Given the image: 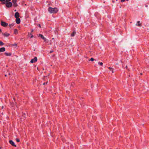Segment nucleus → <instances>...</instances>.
Instances as JSON below:
<instances>
[{
  "label": "nucleus",
  "mask_w": 149,
  "mask_h": 149,
  "mask_svg": "<svg viewBox=\"0 0 149 149\" xmlns=\"http://www.w3.org/2000/svg\"><path fill=\"white\" fill-rule=\"evenodd\" d=\"M48 11L50 13H56L57 12L58 10L56 7L53 8L51 7H49L48 8Z\"/></svg>",
  "instance_id": "nucleus-1"
},
{
  "label": "nucleus",
  "mask_w": 149,
  "mask_h": 149,
  "mask_svg": "<svg viewBox=\"0 0 149 149\" xmlns=\"http://www.w3.org/2000/svg\"><path fill=\"white\" fill-rule=\"evenodd\" d=\"M5 4H6V6L8 8H10L12 6V3L11 2L6 3Z\"/></svg>",
  "instance_id": "nucleus-2"
},
{
  "label": "nucleus",
  "mask_w": 149,
  "mask_h": 149,
  "mask_svg": "<svg viewBox=\"0 0 149 149\" xmlns=\"http://www.w3.org/2000/svg\"><path fill=\"white\" fill-rule=\"evenodd\" d=\"M1 25L3 27H6L8 25V24L6 23V22H3L1 21Z\"/></svg>",
  "instance_id": "nucleus-3"
},
{
  "label": "nucleus",
  "mask_w": 149,
  "mask_h": 149,
  "mask_svg": "<svg viewBox=\"0 0 149 149\" xmlns=\"http://www.w3.org/2000/svg\"><path fill=\"white\" fill-rule=\"evenodd\" d=\"M37 61V58L36 57H35L33 59H31L30 62L33 63Z\"/></svg>",
  "instance_id": "nucleus-4"
},
{
  "label": "nucleus",
  "mask_w": 149,
  "mask_h": 149,
  "mask_svg": "<svg viewBox=\"0 0 149 149\" xmlns=\"http://www.w3.org/2000/svg\"><path fill=\"white\" fill-rule=\"evenodd\" d=\"M17 0H12V2L13 3V6L15 7L17 6Z\"/></svg>",
  "instance_id": "nucleus-5"
},
{
  "label": "nucleus",
  "mask_w": 149,
  "mask_h": 149,
  "mask_svg": "<svg viewBox=\"0 0 149 149\" xmlns=\"http://www.w3.org/2000/svg\"><path fill=\"white\" fill-rule=\"evenodd\" d=\"M38 36L40 37L42 39L44 40V41H46V39L44 37L43 35L41 34H39Z\"/></svg>",
  "instance_id": "nucleus-6"
},
{
  "label": "nucleus",
  "mask_w": 149,
  "mask_h": 149,
  "mask_svg": "<svg viewBox=\"0 0 149 149\" xmlns=\"http://www.w3.org/2000/svg\"><path fill=\"white\" fill-rule=\"evenodd\" d=\"M14 16L16 18H19V13L18 12H16L15 13Z\"/></svg>",
  "instance_id": "nucleus-7"
},
{
  "label": "nucleus",
  "mask_w": 149,
  "mask_h": 149,
  "mask_svg": "<svg viewBox=\"0 0 149 149\" xmlns=\"http://www.w3.org/2000/svg\"><path fill=\"white\" fill-rule=\"evenodd\" d=\"M15 21L17 24H19L20 23V19L19 18H16L15 20Z\"/></svg>",
  "instance_id": "nucleus-8"
},
{
  "label": "nucleus",
  "mask_w": 149,
  "mask_h": 149,
  "mask_svg": "<svg viewBox=\"0 0 149 149\" xmlns=\"http://www.w3.org/2000/svg\"><path fill=\"white\" fill-rule=\"evenodd\" d=\"M9 143L10 144H11L13 146L16 147V145H15L14 143L12 140H10L9 141Z\"/></svg>",
  "instance_id": "nucleus-9"
},
{
  "label": "nucleus",
  "mask_w": 149,
  "mask_h": 149,
  "mask_svg": "<svg viewBox=\"0 0 149 149\" xmlns=\"http://www.w3.org/2000/svg\"><path fill=\"white\" fill-rule=\"evenodd\" d=\"M6 50L5 48V47H2L0 48V52H3Z\"/></svg>",
  "instance_id": "nucleus-10"
},
{
  "label": "nucleus",
  "mask_w": 149,
  "mask_h": 149,
  "mask_svg": "<svg viewBox=\"0 0 149 149\" xmlns=\"http://www.w3.org/2000/svg\"><path fill=\"white\" fill-rule=\"evenodd\" d=\"M140 22L139 21H138L136 24V26H140L141 25V24L140 23Z\"/></svg>",
  "instance_id": "nucleus-11"
},
{
  "label": "nucleus",
  "mask_w": 149,
  "mask_h": 149,
  "mask_svg": "<svg viewBox=\"0 0 149 149\" xmlns=\"http://www.w3.org/2000/svg\"><path fill=\"white\" fill-rule=\"evenodd\" d=\"M11 46L12 47H16L17 46V44L16 43H15L14 44H11Z\"/></svg>",
  "instance_id": "nucleus-12"
},
{
  "label": "nucleus",
  "mask_w": 149,
  "mask_h": 149,
  "mask_svg": "<svg viewBox=\"0 0 149 149\" xmlns=\"http://www.w3.org/2000/svg\"><path fill=\"white\" fill-rule=\"evenodd\" d=\"M4 54L7 56H10L11 55V53H8L7 52H5V53Z\"/></svg>",
  "instance_id": "nucleus-13"
},
{
  "label": "nucleus",
  "mask_w": 149,
  "mask_h": 149,
  "mask_svg": "<svg viewBox=\"0 0 149 149\" xmlns=\"http://www.w3.org/2000/svg\"><path fill=\"white\" fill-rule=\"evenodd\" d=\"M10 35L9 33H5L3 34V35L6 37H8Z\"/></svg>",
  "instance_id": "nucleus-14"
},
{
  "label": "nucleus",
  "mask_w": 149,
  "mask_h": 149,
  "mask_svg": "<svg viewBox=\"0 0 149 149\" xmlns=\"http://www.w3.org/2000/svg\"><path fill=\"white\" fill-rule=\"evenodd\" d=\"M14 33L15 34H17L18 33V30L17 29H14Z\"/></svg>",
  "instance_id": "nucleus-15"
},
{
  "label": "nucleus",
  "mask_w": 149,
  "mask_h": 149,
  "mask_svg": "<svg viewBox=\"0 0 149 149\" xmlns=\"http://www.w3.org/2000/svg\"><path fill=\"white\" fill-rule=\"evenodd\" d=\"M0 1L2 2L1 3V4H5V3H6L5 2L6 0H0Z\"/></svg>",
  "instance_id": "nucleus-16"
},
{
  "label": "nucleus",
  "mask_w": 149,
  "mask_h": 149,
  "mask_svg": "<svg viewBox=\"0 0 149 149\" xmlns=\"http://www.w3.org/2000/svg\"><path fill=\"white\" fill-rule=\"evenodd\" d=\"M108 68L110 70L112 71V73L113 72V70L114 69L112 68L109 67Z\"/></svg>",
  "instance_id": "nucleus-17"
},
{
  "label": "nucleus",
  "mask_w": 149,
  "mask_h": 149,
  "mask_svg": "<svg viewBox=\"0 0 149 149\" xmlns=\"http://www.w3.org/2000/svg\"><path fill=\"white\" fill-rule=\"evenodd\" d=\"M76 33V32L75 31H73L71 34V36H74V35Z\"/></svg>",
  "instance_id": "nucleus-18"
},
{
  "label": "nucleus",
  "mask_w": 149,
  "mask_h": 149,
  "mask_svg": "<svg viewBox=\"0 0 149 149\" xmlns=\"http://www.w3.org/2000/svg\"><path fill=\"white\" fill-rule=\"evenodd\" d=\"M14 25V24H10L9 25V26L11 28L12 27H13Z\"/></svg>",
  "instance_id": "nucleus-19"
},
{
  "label": "nucleus",
  "mask_w": 149,
  "mask_h": 149,
  "mask_svg": "<svg viewBox=\"0 0 149 149\" xmlns=\"http://www.w3.org/2000/svg\"><path fill=\"white\" fill-rule=\"evenodd\" d=\"M98 64L99 65H100L101 66H102V65H103V63L102 62H99L98 63Z\"/></svg>",
  "instance_id": "nucleus-20"
},
{
  "label": "nucleus",
  "mask_w": 149,
  "mask_h": 149,
  "mask_svg": "<svg viewBox=\"0 0 149 149\" xmlns=\"http://www.w3.org/2000/svg\"><path fill=\"white\" fill-rule=\"evenodd\" d=\"M4 44L1 41H0V46L3 45Z\"/></svg>",
  "instance_id": "nucleus-21"
},
{
  "label": "nucleus",
  "mask_w": 149,
  "mask_h": 149,
  "mask_svg": "<svg viewBox=\"0 0 149 149\" xmlns=\"http://www.w3.org/2000/svg\"><path fill=\"white\" fill-rule=\"evenodd\" d=\"M16 141L17 142H19L20 141V140L19 139L17 138L16 139Z\"/></svg>",
  "instance_id": "nucleus-22"
},
{
  "label": "nucleus",
  "mask_w": 149,
  "mask_h": 149,
  "mask_svg": "<svg viewBox=\"0 0 149 149\" xmlns=\"http://www.w3.org/2000/svg\"><path fill=\"white\" fill-rule=\"evenodd\" d=\"M11 0H6V1H5V3H8Z\"/></svg>",
  "instance_id": "nucleus-23"
},
{
  "label": "nucleus",
  "mask_w": 149,
  "mask_h": 149,
  "mask_svg": "<svg viewBox=\"0 0 149 149\" xmlns=\"http://www.w3.org/2000/svg\"><path fill=\"white\" fill-rule=\"evenodd\" d=\"M89 60L91 61H93L94 60V59L93 58H92L90 59Z\"/></svg>",
  "instance_id": "nucleus-24"
},
{
  "label": "nucleus",
  "mask_w": 149,
  "mask_h": 149,
  "mask_svg": "<svg viewBox=\"0 0 149 149\" xmlns=\"http://www.w3.org/2000/svg\"><path fill=\"white\" fill-rule=\"evenodd\" d=\"M30 35L31 36L30 37L31 38H32L33 37V36L31 33H30Z\"/></svg>",
  "instance_id": "nucleus-25"
},
{
  "label": "nucleus",
  "mask_w": 149,
  "mask_h": 149,
  "mask_svg": "<svg viewBox=\"0 0 149 149\" xmlns=\"http://www.w3.org/2000/svg\"><path fill=\"white\" fill-rule=\"evenodd\" d=\"M53 52V50H51L50 51V53H52Z\"/></svg>",
  "instance_id": "nucleus-26"
},
{
  "label": "nucleus",
  "mask_w": 149,
  "mask_h": 149,
  "mask_svg": "<svg viewBox=\"0 0 149 149\" xmlns=\"http://www.w3.org/2000/svg\"><path fill=\"white\" fill-rule=\"evenodd\" d=\"M48 83L47 82L46 83H43V85H45V84H47V83Z\"/></svg>",
  "instance_id": "nucleus-27"
},
{
  "label": "nucleus",
  "mask_w": 149,
  "mask_h": 149,
  "mask_svg": "<svg viewBox=\"0 0 149 149\" xmlns=\"http://www.w3.org/2000/svg\"><path fill=\"white\" fill-rule=\"evenodd\" d=\"M125 1V0H121V2H124Z\"/></svg>",
  "instance_id": "nucleus-28"
},
{
  "label": "nucleus",
  "mask_w": 149,
  "mask_h": 149,
  "mask_svg": "<svg viewBox=\"0 0 149 149\" xmlns=\"http://www.w3.org/2000/svg\"><path fill=\"white\" fill-rule=\"evenodd\" d=\"M38 26L40 27V28H41V25L40 24H38Z\"/></svg>",
  "instance_id": "nucleus-29"
},
{
  "label": "nucleus",
  "mask_w": 149,
  "mask_h": 149,
  "mask_svg": "<svg viewBox=\"0 0 149 149\" xmlns=\"http://www.w3.org/2000/svg\"><path fill=\"white\" fill-rule=\"evenodd\" d=\"M33 31V29H31V33Z\"/></svg>",
  "instance_id": "nucleus-30"
},
{
  "label": "nucleus",
  "mask_w": 149,
  "mask_h": 149,
  "mask_svg": "<svg viewBox=\"0 0 149 149\" xmlns=\"http://www.w3.org/2000/svg\"><path fill=\"white\" fill-rule=\"evenodd\" d=\"M1 107H2V109H3V106H2Z\"/></svg>",
  "instance_id": "nucleus-31"
},
{
  "label": "nucleus",
  "mask_w": 149,
  "mask_h": 149,
  "mask_svg": "<svg viewBox=\"0 0 149 149\" xmlns=\"http://www.w3.org/2000/svg\"><path fill=\"white\" fill-rule=\"evenodd\" d=\"M1 29H0V32H1Z\"/></svg>",
  "instance_id": "nucleus-32"
},
{
  "label": "nucleus",
  "mask_w": 149,
  "mask_h": 149,
  "mask_svg": "<svg viewBox=\"0 0 149 149\" xmlns=\"http://www.w3.org/2000/svg\"><path fill=\"white\" fill-rule=\"evenodd\" d=\"M10 73H8V74L10 75Z\"/></svg>",
  "instance_id": "nucleus-33"
},
{
  "label": "nucleus",
  "mask_w": 149,
  "mask_h": 149,
  "mask_svg": "<svg viewBox=\"0 0 149 149\" xmlns=\"http://www.w3.org/2000/svg\"><path fill=\"white\" fill-rule=\"evenodd\" d=\"M5 76L6 77V76H7V75L5 74Z\"/></svg>",
  "instance_id": "nucleus-34"
},
{
  "label": "nucleus",
  "mask_w": 149,
  "mask_h": 149,
  "mask_svg": "<svg viewBox=\"0 0 149 149\" xmlns=\"http://www.w3.org/2000/svg\"><path fill=\"white\" fill-rule=\"evenodd\" d=\"M16 11V10H15V11Z\"/></svg>",
  "instance_id": "nucleus-35"
},
{
  "label": "nucleus",
  "mask_w": 149,
  "mask_h": 149,
  "mask_svg": "<svg viewBox=\"0 0 149 149\" xmlns=\"http://www.w3.org/2000/svg\"><path fill=\"white\" fill-rule=\"evenodd\" d=\"M126 68H127V66H126Z\"/></svg>",
  "instance_id": "nucleus-36"
},
{
  "label": "nucleus",
  "mask_w": 149,
  "mask_h": 149,
  "mask_svg": "<svg viewBox=\"0 0 149 149\" xmlns=\"http://www.w3.org/2000/svg\"><path fill=\"white\" fill-rule=\"evenodd\" d=\"M147 6H147V5H146V7H147Z\"/></svg>",
  "instance_id": "nucleus-37"
}]
</instances>
